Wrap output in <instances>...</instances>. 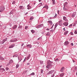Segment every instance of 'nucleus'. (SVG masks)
Returning <instances> with one entry per match:
<instances>
[{
  "instance_id": "1",
  "label": "nucleus",
  "mask_w": 77,
  "mask_h": 77,
  "mask_svg": "<svg viewBox=\"0 0 77 77\" xmlns=\"http://www.w3.org/2000/svg\"><path fill=\"white\" fill-rule=\"evenodd\" d=\"M4 10H5V6H2L0 7V12H3Z\"/></svg>"
},
{
  "instance_id": "2",
  "label": "nucleus",
  "mask_w": 77,
  "mask_h": 77,
  "mask_svg": "<svg viewBox=\"0 0 77 77\" xmlns=\"http://www.w3.org/2000/svg\"><path fill=\"white\" fill-rule=\"evenodd\" d=\"M54 70H52L48 72L47 74L48 75H49V74H52V73H54Z\"/></svg>"
},
{
  "instance_id": "3",
  "label": "nucleus",
  "mask_w": 77,
  "mask_h": 77,
  "mask_svg": "<svg viewBox=\"0 0 77 77\" xmlns=\"http://www.w3.org/2000/svg\"><path fill=\"white\" fill-rule=\"evenodd\" d=\"M58 22L59 23V25H60V26H61L63 25V24H62V23H63V21H62V20H60Z\"/></svg>"
},
{
  "instance_id": "4",
  "label": "nucleus",
  "mask_w": 77,
  "mask_h": 77,
  "mask_svg": "<svg viewBox=\"0 0 77 77\" xmlns=\"http://www.w3.org/2000/svg\"><path fill=\"white\" fill-rule=\"evenodd\" d=\"M63 24V26H67L68 25V23L67 22H64Z\"/></svg>"
},
{
  "instance_id": "5",
  "label": "nucleus",
  "mask_w": 77,
  "mask_h": 77,
  "mask_svg": "<svg viewBox=\"0 0 77 77\" xmlns=\"http://www.w3.org/2000/svg\"><path fill=\"white\" fill-rule=\"evenodd\" d=\"M52 66H53V65L50 64L47 66V68H51Z\"/></svg>"
},
{
  "instance_id": "6",
  "label": "nucleus",
  "mask_w": 77,
  "mask_h": 77,
  "mask_svg": "<svg viewBox=\"0 0 77 77\" xmlns=\"http://www.w3.org/2000/svg\"><path fill=\"white\" fill-rule=\"evenodd\" d=\"M48 23L50 24L51 26H52L53 24V22H52V21L51 20H49L48 21Z\"/></svg>"
},
{
  "instance_id": "7",
  "label": "nucleus",
  "mask_w": 77,
  "mask_h": 77,
  "mask_svg": "<svg viewBox=\"0 0 77 77\" xmlns=\"http://www.w3.org/2000/svg\"><path fill=\"white\" fill-rule=\"evenodd\" d=\"M27 48H31L32 47V46L31 44H29L27 45Z\"/></svg>"
},
{
  "instance_id": "8",
  "label": "nucleus",
  "mask_w": 77,
  "mask_h": 77,
  "mask_svg": "<svg viewBox=\"0 0 77 77\" xmlns=\"http://www.w3.org/2000/svg\"><path fill=\"white\" fill-rule=\"evenodd\" d=\"M14 47V45L12 44L9 47V48H13Z\"/></svg>"
},
{
  "instance_id": "9",
  "label": "nucleus",
  "mask_w": 77,
  "mask_h": 77,
  "mask_svg": "<svg viewBox=\"0 0 77 77\" xmlns=\"http://www.w3.org/2000/svg\"><path fill=\"white\" fill-rule=\"evenodd\" d=\"M64 45H67L69 44V42L68 41H66L64 43Z\"/></svg>"
},
{
  "instance_id": "10",
  "label": "nucleus",
  "mask_w": 77,
  "mask_h": 77,
  "mask_svg": "<svg viewBox=\"0 0 77 77\" xmlns=\"http://www.w3.org/2000/svg\"><path fill=\"white\" fill-rule=\"evenodd\" d=\"M42 26H43V24H41V25L38 26H37V27L38 28H41V27H42Z\"/></svg>"
},
{
  "instance_id": "11",
  "label": "nucleus",
  "mask_w": 77,
  "mask_h": 77,
  "mask_svg": "<svg viewBox=\"0 0 77 77\" xmlns=\"http://www.w3.org/2000/svg\"><path fill=\"white\" fill-rule=\"evenodd\" d=\"M43 8H46V9H48V6L47 5H46Z\"/></svg>"
},
{
  "instance_id": "12",
  "label": "nucleus",
  "mask_w": 77,
  "mask_h": 77,
  "mask_svg": "<svg viewBox=\"0 0 77 77\" xmlns=\"http://www.w3.org/2000/svg\"><path fill=\"white\" fill-rule=\"evenodd\" d=\"M63 20L65 21H68V20L66 19V17H63Z\"/></svg>"
},
{
  "instance_id": "13",
  "label": "nucleus",
  "mask_w": 77,
  "mask_h": 77,
  "mask_svg": "<svg viewBox=\"0 0 77 77\" xmlns=\"http://www.w3.org/2000/svg\"><path fill=\"white\" fill-rule=\"evenodd\" d=\"M64 70L65 68L63 67L60 70V71H61V72H63V71H64Z\"/></svg>"
},
{
  "instance_id": "14",
  "label": "nucleus",
  "mask_w": 77,
  "mask_h": 77,
  "mask_svg": "<svg viewBox=\"0 0 77 77\" xmlns=\"http://www.w3.org/2000/svg\"><path fill=\"white\" fill-rule=\"evenodd\" d=\"M27 7H28L27 9L28 10L30 9H31L32 8V7H30V6L29 5H28Z\"/></svg>"
},
{
  "instance_id": "15",
  "label": "nucleus",
  "mask_w": 77,
  "mask_h": 77,
  "mask_svg": "<svg viewBox=\"0 0 77 77\" xmlns=\"http://www.w3.org/2000/svg\"><path fill=\"white\" fill-rule=\"evenodd\" d=\"M17 27V26L16 25H15L13 27V29H16Z\"/></svg>"
},
{
  "instance_id": "16",
  "label": "nucleus",
  "mask_w": 77,
  "mask_h": 77,
  "mask_svg": "<svg viewBox=\"0 0 77 77\" xmlns=\"http://www.w3.org/2000/svg\"><path fill=\"white\" fill-rule=\"evenodd\" d=\"M68 31H65L64 33V35H67V34H68Z\"/></svg>"
},
{
  "instance_id": "17",
  "label": "nucleus",
  "mask_w": 77,
  "mask_h": 77,
  "mask_svg": "<svg viewBox=\"0 0 77 77\" xmlns=\"http://www.w3.org/2000/svg\"><path fill=\"white\" fill-rule=\"evenodd\" d=\"M52 62L50 61H48L47 63L48 64H51V63H52Z\"/></svg>"
},
{
  "instance_id": "18",
  "label": "nucleus",
  "mask_w": 77,
  "mask_h": 77,
  "mask_svg": "<svg viewBox=\"0 0 77 77\" xmlns=\"http://www.w3.org/2000/svg\"><path fill=\"white\" fill-rule=\"evenodd\" d=\"M13 62V60H11L10 61V62H9V64H11V63H12Z\"/></svg>"
},
{
  "instance_id": "19",
  "label": "nucleus",
  "mask_w": 77,
  "mask_h": 77,
  "mask_svg": "<svg viewBox=\"0 0 77 77\" xmlns=\"http://www.w3.org/2000/svg\"><path fill=\"white\" fill-rule=\"evenodd\" d=\"M64 73H62V74H60V77H63V75H64Z\"/></svg>"
},
{
  "instance_id": "20",
  "label": "nucleus",
  "mask_w": 77,
  "mask_h": 77,
  "mask_svg": "<svg viewBox=\"0 0 77 77\" xmlns=\"http://www.w3.org/2000/svg\"><path fill=\"white\" fill-rule=\"evenodd\" d=\"M19 8H20V9H23V6H20L19 7Z\"/></svg>"
},
{
  "instance_id": "21",
  "label": "nucleus",
  "mask_w": 77,
  "mask_h": 77,
  "mask_svg": "<svg viewBox=\"0 0 77 77\" xmlns=\"http://www.w3.org/2000/svg\"><path fill=\"white\" fill-rule=\"evenodd\" d=\"M5 59L4 58L1 57V56L0 57V60H4Z\"/></svg>"
},
{
  "instance_id": "22",
  "label": "nucleus",
  "mask_w": 77,
  "mask_h": 77,
  "mask_svg": "<svg viewBox=\"0 0 77 77\" xmlns=\"http://www.w3.org/2000/svg\"><path fill=\"white\" fill-rule=\"evenodd\" d=\"M67 5H68V3L65 2L64 4V6H67Z\"/></svg>"
},
{
  "instance_id": "23",
  "label": "nucleus",
  "mask_w": 77,
  "mask_h": 77,
  "mask_svg": "<svg viewBox=\"0 0 77 77\" xmlns=\"http://www.w3.org/2000/svg\"><path fill=\"white\" fill-rule=\"evenodd\" d=\"M52 3L53 5H54V3H55V1L54 0H52Z\"/></svg>"
},
{
  "instance_id": "24",
  "label": "nucleus",
  "mask_w": 77,
  "mask_h": 77,
  "mask_svg": "<svg viewBox=\"0 0 77 77\" xmlns=\"http://www.w3.org/2000/svg\"><path fill=\"white\" fill-rule=\"evenodd\" d=\"M15 40H10V42H15Z\"/></svg>"
},
{
  "instance_id": "25",
  "label": "nucleus",
  "mask_w": 77,
  "mask_h": 77,
  "mask_svg": "<svg viewBox=\"0 0 77 77\" xmlns=\"http://www.w3.org/2000/svg\"><path fill=\"white\" fill-rule=\"evenodd\" d=\"M31 32L32 33H35V31L33 30H31Z\"/></svg>"
},
{
  "instance_id": "26",
  "label": "nucleus",
  "mask_w": 77,
  "mask_h": 77,
  "mask_svg": "<svg viewBox=\"0 0 77 77\" xmlns=\"http://www.w3.org/2000/svg\"><path fill=\"white\" fill-rule=\"evenodd\" d=\"M34 18L33 17H31L30 18V20H33V19H34Z\"/></svg>"
},
{
  "instance_id": "27",
  "label": "nucleus",
  "mask_w": 77,
  "mask_h": 77,
  "mask_svg": "<svg viewBox=\"0 0 77 77\" xmlns=\"http://www.w3.org/2000/svg\"><path fill=\"white\" fill-rule=\"evenodd\" d=\"M6 70L7 71H8V70H9V68H8V67H6Z\"/></svg>"
},
{
  "instance_id": "28",
  "label": "nucleus",
  "mask_w": 77,
  "mask_h": 77,
  "mask_svg": "<svg viewBox=\"0 0 77 77\" xmlns=\"http://www.w3.org/2000/svg\"><path fill=\"white\" fill-rule=\"evenodd\" d=\"M15 4V1H13L12 2L13 5H14Z\"/></svg>"
},
{
  "instance_id": "29",
  "label": "nucleus",
  "mask_w": 77,
  "mask_h": 77,
  "mask_svg": "<svg viewBox=\"0 0 77 77\" xmlns=\"http://www.w3.org/2000/svg\"><path fill=\"white\" fill-rule=\"evenodd\" d=\"M27 29H28V26H25V29H26V30Z\"/></svg>"
},
{
  "instance_id": "30",
  "label": "nucleus",
  "mask_w": 77,
  "mask_h": 77,
  "mask_svg": "<svg viewBox=\"0 0 77 77\" xmlns=\"http://www.w3.org/2000/svg\"><path fill=\"white\" fill-rule=\"evenodd\" d=\"M19 66V65L17 64V65H16V68H18Z\"/></svg>"
},
{
  "instance_id": "31",
  "label": "nucleus",
  "mask_w": 77,
  "mask_h": 77,
  "mask_svg": "<svg viewBox=\"0 0 77 77\" xmlns=\"http://www.w3.org/2000/svg\"><path fill=\"white\" fill-rule=\"evenodd\" d=\"M41 72L42 73V74L43 73V70L42 69H41Z\"/></svg>"
},
{
  "instance_id": "32",
  "label": "nucleus",
  "mask_w": 77,
  "mask_h": 77,
  "mask_svg": "<svg viewBox=\"0 0 77 77\" xmlns=\"http://www.w3.org/2000/svg\"><path fill=\"white\" fill-rule=\"evenodd\" d=\"M38 5L39 6H42V3H41L38 4Z\"/></svg>"
},
{
  "instance_id": "33",
  "label": "nucleus",
  "mask_w": 77,
  "mask_h": 77,
  "mask_svg": "<svg viewBox=\"0 0 77 77\" xmlns=\"http://www.w3.org/2000/svg\"><path fill=\"white\" fill-rule=\"evenodd\" d=\"M40 63L41 64H42V63H43V61H41L40 62Z\"/></svg>"
},
{
  "instance_id": "34",
  "label": "nucleus",
  "mask_w": 77,
  "mask_h": 77,
  "mask_svg": "<svg viewBox=\"0 0 77 77\" xmlns=\"http://www.w3.org/2000/svg\"><path fill=\"white\" fill-rule=\"evenodd\" d=\"M2 26H3V24L2 23H0V27H2Z\"/></svg>"
},
{
  "instance_id": "35",
  "label": "nucleus",
  "mask_w": 77,
  "mask_h": 77,
  "mask_svg": "<svg viewBox=\"0 0 77 77\" xmlns=\"http://www.w3.org/2000/svg\"><path fill=\"white\" fill-rule=\"evenodd\" d=\"M2 69V70L3 71H5V69H4V68L1 69V70Z\"/></svg>"
},
{
  "instance_id": "36",
  "label": "nucleus",
  "mask_w": 77,
  "mask_h": 77,
  "mask_svg": "<svg viewBox=\"0 0 77 77\" xmlns=\"http://www.w3.org/2000/svg\"><path fill=\"white\" fill-rule=\"evenodd\" d=\"M55 15L54 16V17L55 18H56V17H57V14H55Z\"/></svg>"
},
{
  "instance_id": "37",
  "label": "nucleus",
  "mask_w": 77,
  "mask_h": 77,
  "mask_svg": "<svg viewBox=\"0 0 77 77\" xmlns=\"http://www.w3.org/2000/svg\"><path fill=\"white\" fill-rule=\"evenodd\" d=\"M75 34H77V32L76 30H75Z\"/></svg>"
},
{
  "instance_id": "38",
  "label": "nucleus",
  "mask_w": 77,
  "mask_h": 77,
  "mask_svg": "<svg viewBox=\"0 0 77 77\" xmlns=\"http://www.w3.org/2000/svg\"><path fill=\"white\" fill-rule=\"evenodd\" d=\"M26 59L27 60H29V57H26Z\"/></svg>"
},
{
  "instance_id": "39",
  "label": "nucleus",
  "mask_w": 77,
  "mask_h": 77,
  "mask_svg": "<svg viewBox=\"0 0 77 77\" xmlns=\"http://www.w3.org/2000/svg\"><path fill=\"white\" fill-rule=\"evenodd\" d=\"M63 9L64 11L66 10V8H65V7H64L63 8Z\"/></svg>"
},
{
  "instance_id": "40",
  "label": "nucleus",
  "mask_w": 77,
  "mask_h": 77,
  "mask_svg": "<svg viewBox=\"0 0 77 77\" xmlns=\"http://www.w3.org/2000/svg\"><path fill=\"white\" fill-rule=\"evenodd\" d=\"M72 24H70V25H69V27H71V26H72Z\"/></svg>"
},
{
  "instance_id": "41",
  "label": "nucleus",
  "mask_w": 77,
  "mask_h": 77,
  "mask_svg": "<svg viewBox=\"0 0 77 77\" xmlns=\"http://www.w3.org/2000/svg\"><path fill=\"white\" fill-rule=\"evenodd\" d=\"M31 75H35V73H34L33 72H32L31 74Z\"/></svg>"
},
{
  "instance_id": "42",
  "label": "nucleus",
  "mask_w": 77,
  "mask_h": 77,
  "mask_svg": "<svg viewBox=\"0 0 77 77\" xmlns=\"http://www.w3.org/2000/svg\"><path fill=\"white\" fill-rule=\"evenodd\" d=\"M6 40H7V38H6V40H5V39H4V42H5L6 41Z\"/></svg>"
},
{
  "instance_id": "43",
  "label": "nucleus",
  "mask_w": 77,
  "mask_h": 77,
  "mask_svg": "<svg viewBox=\"0 0 77 77\" xmlns=\"http://www.w3.org/2000/svg\"><path fill=\"white\" fill-rule=\"evenodd\" d=\"M27 65H30V63H27Z\"/></svg>"
},
{
  "instance_id": "44",
  "label": "nucleus",
  "mask_w": 77,
  "mask_h": 77,
  "mask_svg": "<svg viewBox=\"0 0 77 77\" xmlns=\"http://www.w3.org/2000/svg\"><path fill=\"white\" fill-rule=\"evenodd\" d=\"M57 25L56 24H55V27L56 28V27H57Z\"/></svg>"
},
{
  "instance_id": "45",
  "label": "nucleus",
  "mask_w": 77,
  "mask_h": 77,
  "mask_svg": "<svg viewBox=\"0 0 77 77\" xmlns=\"http://www.w3.org/2000/svg\"><path fill=\"white\" fill-rule=\"evenodd\" d=\"M75 16V15H72V17H74V16Z\"/></svg>"
},
{
  "instance_id": "46",
  "label": "nucleus",
  "mask_w": 77,
  "mask_h": 77,
  "mask_svg": "<svg viewBox=\"0 0 77 77\" xmlns=\"http://www.w3.org/2000/svg\"><path fill=\"white\" fill-rule=\"evenodd\" d=\"M71 45H72V46H73L74 44H73V43H71Z\"/></svg>"
},
{
  "instance_id": "47",
  "label": "nucleus",
  "mask_w": 77,
  "mask_h": 77,
  "mask_svg": "<svg viewBox=\"0 0 77 77\" xmlns=\"http://www.w3.org/2000/svg\"><path fill=\"white\" fill-rule=\"evenodd\" d=\"M63 30H64V31H65V30H66L65 28H64L63 29Z\"/></svg>"
},
{
  "instance_id": "48",
  "label": "nucleus",
  "mask_w": 77,
  "mask_h": 77,
  "mask_svg": "<svg viewBox=\"0 0 77 77\" xmlns=\"http://www.w3.org/2000/svg\"><path fill=\"white\" fill-rule=\"evenodd\" d=\"M56 24L57 26H58L59 23H57Z\"/></svg>"
},
{
  "instance_id": "49",
  "label": "nucleus",
  "mask_w": 77,
  "mask_h": 77,
  "mask_svg": "<svg viewBox=\"0 0 77 77\" xmlns=\"http://www.w3.org/2000/svg\"><path fill=\"white\" fill-rule=\"evenodd\" d=\"M54 26V24H53V26H52L51 27V29H52V28H53V26Z\"/></svg>"
},
{
  "instance_id": "50",
  "label": "nucleus",
  "mask_w": 77,
  "mask_h": 77,
  "mask_svg": "<svg viewBox=\"0 0 77 77\" xmlns=\"http://www.w3.org/2000/svg\"><path fill=\"white\" fill-rule=\"evenodd\" d=\"M73 62H74H74H75V61L74 60H72Z\"/></svg>"
},
{
  "instance_id": "51",
  "label": "nucleus",
  "mask_w": 77,
  "mask_h": 77,
  "mask_svg": "<svg viewBox=\"0 0 77 77\" xmlns=\"http://www.w3.org/2000/svg\"><path fill=\"white\" fill-rule=\"evenodd\" d=\"M30 57V54H29V56H28V57Z\"/></svg>"
},
{
  "instance_id": "52",
  "label": "nucleus",
  "mask_w": 77,
  "mask_h": 77,
  "mask_svg": "<svg viewBox=\"0 0 77 77\" xmlns=\"http://www.w3.org/2000/svg\"><path fill=\"white\" fill-rule=\"evenodd\" d=\"M19 60H20V61H21L22 60V59H21V60H20L19 59Z\"/></svg>"
},
{
  "instance_id": "53",
  "label": "nucleus",
  "mask_w": 77,
  "mask_h": 77,
  "mask_svg": "<svg viewBox=\"0 0 77 77\" xmlns=\"http://www.w3.org/2000/svg\"><path fill=\"white\" fill-rule=\"evenodd\" d=\"M58 14H59V11H58Z\"/></svg>"
},
{
  "instance_id": "54",
  "label": "nucleus",
  "mask_w": 77,
  "mask_h": 77,
  "mask_svg": "<svg viewBox=\"0 0 77 77\" xmlns=\"http://www.w3.org/2000/svg\"><path fill=\"white\" fill-rule=\"evenodd\" d=\"M9 25H10V26H12V24H11V23H10V24H9Z\"/></svg>"
},
{
  "instance_id": "55",
  "label": "nucleus",
  "mask_w": 77,
  "mask_h": 77,
  "mask_svg": "<svg viewBox=\"0 0 77 77\" xmlns=\"http://www.w3.org/2000/svg\"><path fill=\"white\" fill-rule=\"evenodd\" d=\"M49 30L50 29L48 28L47 29V30Z\"/></svg>"
},
{
  "instance_id": "56",
  "label": "nucleus",
  "mask_w": 77,
  "mask_h": 77,
  "mask_svg": "<svg viewBox=\"0 0 77 77\" xmlns=\"http://www.w3.org/2000/svg\"><path fill=\"white\" fill-rule=\"evenodd\" d=\"M2 65L0 66V68H2Z\"/></svg>"
},
{
  "instance_id": "57",
  "label": "nucleus",
  "mask_w": 77,
  "mask_h": 77,
  "mask_svg": "<svg viewBox=\"0 0 77 77\" xmlns=\"http://www.w3.org/2000/svg\"><path fill=\"white\" fill-rule=\"evenodd\" d=\"M25 59H26V57L25 58V59L23 61V62H24L25 60Z\"/></svg>"
},
{
  "instance_id": "58",
  "label": "nucleus",
  "mask_w": 77,
  "mask_h": 77,
  "mask_svg": "<svg viewBox=\"0 0 77 77\" xmlns=\"http://www.w3.org/2000/svg\"><path fill=\"white\" fill-rule=\"evenodd\" d=\"M56 60H58V59H57Z\"/></svg>"
},
{
  "instance_id": "59",
  "label": "nucleus",
  "mask_w": 77,
  "mask_h": 77,
  "mask_svg": "<svg viewBox=\"0 0 77 77\" xmlns=\"http://www.w3.org/2000/svg\"><path fill=\"white\" fill-rule=\"evenodd\" d=\"M75 24H74L73 25V26H75Z\"/></svg>"
},
{
  "instance_id": "60",
  "label": "nucleus",
  "mask_w": 77,
  "mask_h": 77,
  "mask_svg": "<svg viewBox=\"0 0 77 77\" xmlns=\"http://www.w3.org/2000/svg\"><path fill=\"white\" fill-rule=\"evenodd\" d=\"M42 0H39V2H41V1Z\"/></svg>"
},
{
  "instance_id": "61",
  "label": "nucleus",
  "mask_w": 77,
  "mask_h": 77,
  "mask_svg": "<svg viewBox=\"0 0 77 77\" xmlns=\"http://www.w3.org/2000/svg\"><path fill=\"white\" fill-rule=\"evenodd\" d=\"M39 39H40V38H38V40H39Z\"/></svg>"
},
{
  "instance_id": "62",
  "label": "nucleus",
  "mask_w": 77,
  "mask_h": 77,
  "mask_svg": "<svg viewBox=\"0 0 77 77\" xmlns=\"http://www.w3.org/2000/svg\"><path fill=\"white\" fill-rule=\"evenodd\" d=\"M46 35H48V34H46Z\"/></svg>"
},
{
  "instance_id": "63",
  "label": "nucleus",
  "mask_w": 77,
  "mask_h": 77,
  "mask_svg": "<svg viewBox=\"0 0 77 77\" xmlns=\"http://www.w3.org/2000/svg\"><path fill=\"white\" fill-rule=\"evenodd\" d=\"M49 20H51V18H49Z\"/></svg>"
},
{
  "instance_id": "64",
  "label": "nucleus",
  "mask_w": 77,
  "mask_h": 77,
  "mask_svg": "<svg viewBox=\"0 0 77 77\" xmlns=\"http://www.w3.org/2000/svg\"><path fill=\"white\" fill-rule=\"evenodd\" d=\"M23 46V45L22 44V47Z\"/></svg>"
}]
</instances>
